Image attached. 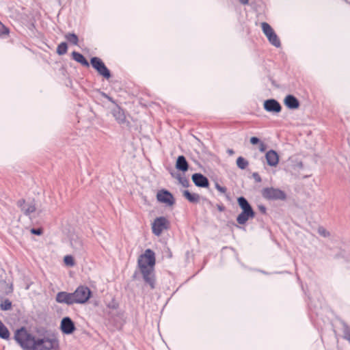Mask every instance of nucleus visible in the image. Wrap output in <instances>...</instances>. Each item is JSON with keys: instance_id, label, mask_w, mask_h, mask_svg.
<instances>
[{"instance_id": "1", "label": "nucleus", "mask_w": 350, "mask_h": 350, "mask_svg": "<svg viewBox=\"0 0 350 350\" xmlns=\"http://www.w3.org/2000/svg\"><path fill=\"white\" fill-rule=\"evenodd\" d=\"M156 259L155 254L151 249H146L144 254L139 256L137 260L138 267L142 274L144 282L151 289L155 288V277L154 267Z\"/></svg>"}, {"instance_id": "2", "label": "nucleus", "mask_w": 350, "mask_h": 350, "mask_svg": "<svg viewBox=\"0 0 350 350\" xmlns=\"http://www.w3.org/2000/svg\"><path fill=\"white\" fill-rule=\"evenodd\" d=\"M36 335L28 331L24 326L16 329L14 332V339L23 350H31Z\"/></svg>"}, {"instance_id": "3", "label": "nucleus", "mask_w": 350, "mask_h": 350, "mask_svg": "<svg viewBox=\"0 0 350 350\" xmlns=\"http://www.w3.org/2000/svg\"><path fill=\"white\" fill-rule=\"evenodd\" d=\"M237 203L242 211L237 215V221L240 225H244L250 219L255 217L256 213L244 196L237 198Z\"/></svg>"}, {"instance_id": "4", "label": "nucleus", "mask_w": 350, "mask_h": 350, "mask_svg": "<svg viewBox=\"0 0 350 350\" xmlns=\"http://www.w3.org/2000/svg\"><path fill=\"white\" fill-rule=\"evenodd\" d=\"M31 350H58L59 341L56 338L36 336Z\"/></svg>"}, {"instance_id": "5", "label": "nucleus", "mask_w": 350, "mask_h": 350, "mask_svg": "<svg viewBox=\"0 0 350 350\" xmlns=\"http://www.w3.org/2000/svg\"><path fill=\"white\" fill-rule=\"evenodd\" d=\"M75 304H84L88 301L92 295V292L89 287L80 285L72 292Z\"/></svg>"}, {"instance_id": "6", "label": "nucleus", "mask_w": 350, "mask_h": 350, "mask_svg": "<svg viewBox=\"0 0 350 350\" xmlns=\"http://www.w3.org/2000/svg\"><path fill=\"white\" fill-rule=\"evenodd\" d=\"M261 193L262 196L268 200L284 201L287 198V196L284 191L273 187L263 188Z\"/></svg>"}, {"instance_id": "7", "label": "nucleus", "mask_w": 350, "mask_h": 350, "mask_svg": "<svg viewBox=\"0 0 350 350\" xmlns=\"http://www.w3.org/2000/svg\"><path fill=\"white\" fill-rule=\"evenodd\" d=\"M90 64L98 74L106 79L111 77V73L109 69L106 66L103 61L98 57H92L90 58Z\"/></svg>"}, {"instance_id": "8", "label": "nucleus", "mask_w": 350, "mask_h": 350, "mask_svg": "<svg viewBox=\"0 0 350 350\" xmlns=\"http://www.w3.org/2000/svg\"><path fill=\"white\" fill-rule=\"evenodd\" d=\"M261 28L263 33L266 36L271 44L276 48L281 46V42L278 35L269 23L262 22L261 23Z\"/></svg>"}, {"instance_id": "9", "label": "nucleus", "mask_w": 350, "mask_h": 350, "mask_svg": "<svg viewBox=\"0 0 350 350\" xmlns=\"http://www.w3.org/2000/svg\"><path fill=\"white\" fill-rule=\"evenodd\" d=\"M157 200L159 202L165 204L168 206H172L175 204V198L173 194L165 189L158 191Z\"/></svg>"}, {"instance_id": "10", "label": "nucleus", "mask_w": 350, "mask_h": 350, "mask_svg": "<svg viewBox=\"0 0 350 350\" xmlns=\"http://www.w3.org/2000/svg\"><path fill=\"white\" fill-rule=\"evenodd\" d=\"M169 221L165 217H157L152 223V230L153 234L159 236L162 232L168 228Z\"/></svg>"}, {"instance_id": "11", "label": "nucleus", "mask_w": 350, "mask_h": 350, "mask_svg": "<svg viewBox=\"0 0 350 350\" xmlns=\"http://www.w3.org/2000/svg\"><path fill=\"white\" fill-rule=\"evenodd\" d=\"M18 207H19L23 214L26 216H30V215L34 213L36 210L35 200L33 199L31 201L26 202L25 199H20L16 203Z\"/></svg>"}, {"instance_id": "12", "label": "nucleus", "mask_w": 350, "mask_h": 350, "mask_svg": "<svg viewBox=\"0 0 350 350\" xmlns=\"http://www.w3.org/2000/svg\"><path fill=\"white\" fill-rule=\"evenodd\" d=\"M60 330L66 335H70L76 330L75 324L70 317L62 318L60 323Z\"/></svg>"}, {"instance_id": "13", "label": "nucleus", "mask_w": 350, "mask_h": 350, "mask_svg": "<svg viewBox=\"0 0 350 350\" xmlns=\"http://www.w3.org/2000/svg\"><path fill=\"white\" fill-rule=\"evenodd\" d=\"M264 109L273 114H276L282 111V106L280 103L274 98H269L263 103Z\"/></svg>"}, {"instance_id": "14", "label": "nucleus", "mask_w": 350, "mask_h": 350, "mask_svg": "<svg viewBox=\"0 0 350 350\" xmlns=\"http://www.w3.org/2000/svg\"><path fill=\"white\" fill-rule=\"evenodd\" d=\"M55 301L58 304H66L67 306H71L75 304L72 293H68L67 291L58 292L55 296Z\"/></svg>"}, {"instance_id": "15", "label": "nucleus", "mask_w": 350, "mask_h": 350, "mask_svg": "<svg viewBox=\"0 0 350 350\" xmlns=\"http://www.w3.org/2000/svg\"><path fill=\"white\" fill-rule=\"evenodd\" d=\"M194 185L198 187L207 188L209 186V180L206 176L201 173H194L191 176Z\"/></svg>"}, {"instance_id": "16", "label": "nucleus", "mask_w": 350, "mask_h": 350, "mask_svg": "<svg viewBox=\"0 0 350 350\" xmlns=\"http://www.w3.org/2000/svg\"><path fill=\"white\" fill-rule=\"evenodd\" d=\"M70 243L75 252L81 254L84 251L83 241L77 235H72L70 237Z\"/></svg>"}, {"instance_id": "17", "label": "nucleus", "mask_w": 350, "mask_h": 350, "mask_svg": "<svg viewBox=\"0 0 350 350\" xmlns=\"http://www.w3.org/2000/svg\"><path fill=\"white\" fill-rule=\"evenodd\" d=\"M267 163L270 167H275L278 165L280 157L278 152L274 150H269L265 154Z\"/></svg>"}, {"instance_id": "18", "label": "nucleus", "mask_w": 350, "mask_h": 350, "mask_svg": "<svg viewBox=\"0 0 350 350\" xmlns=\"http://www.w3.org/2000/svg\"><path fill=\"white\" fill-rule=\"evenodd\" d=\"M285 106L291 110L297 109L299 107L300 103L299 100L293 94H288L284 99Z\"/></svg>"}, {"instance_id": "19", "label": "nucleus", "mask_w": 350, "mask_h": 350, "mask_svg": "<svg viewBox=\"0 0 350 350\" xmlns=\"http://www.w3.org/2000/svg\"><path fill=\"white\" fill-rule=\"evenodd\" d=\"M175 167L177 170L183 172H185L188 170L189 167V163L184 155H179L177 157Z\"/></svg>"}, {"instance_id": "20", "label": "nucleus", "mask_w": 350, "mask_h": 350, "mask_svg": "<svg viewBox=\"0 0 350 350\" xmlns=\"http://www.w3.org/2000/svg\"><path fill=\"white\" fill-rule=\"evenodd\" d=\"M111 113L115 119L120 124L124 123L126 120V116L124 110L119 106L116 105L112 110Z\"/></svg>"}, {"instance_id": "21", "label": "nucleus", "mask_w": 350, "mask_h": 350, "mask_svg": "<svg viewBox=\"0 0 350 350\" xmlns=\"http://www.w3.org/2000/svg\"><path fill=\"white\" fill-rule=\"evenodd\" d=\"M72 58L76 61L77 62L81 64L82 66L85 67L90 66L89 62L86 59V58L79 52L73 51L71 54Z\"/></svg>"}, {"instance_id": "22", "label": "nucleus", "mask_w": 350, "mask_h": 350, "mask_svg": "<svg viewBox=\"0 0 350 350\" xmlns=\"http://www.w3.org/2000/svg\"><path fill=\"white\" fill-rule=\"evenodd\" d=\"M183 196L191 203H198L200 201V195L195 193H191L189 190H185L183 193Z\"/></svg>"}, {"instance_id": "23", "label": "nucleus", "mask_w": 350, "mask_h": 350, "mask_svg": "<svg viewBox=\"0 0 350 350\" xmlns=\"http://www.w3.org/2000/svg\"><path fill=\"white\" fill-rule=\"evenodd\" d=\"M10 331L8 327L0 320V338L3 340H8L10 338Z\"/></svg>"}, {"instance_id": "24", "label": "nucleus", "mask_w": 350, "mask_h": 350, "mask_svg": "<svg viewBox=\"0 0 350 350\" xmlns=\"http://www.w3.org/2000/svg\"><path fill=\"white\" fill-rule=\"evenodd\" d=\"M172 176L174 178H176L180 184L182 185L184 187H189V180L184 176H182L180 174L178 173L176 175H174L173 173H171Z\"/></svg>"}, {"instance_id": "25", "label": "nucleus", "mask_w": 350, "mask_h": 350, "mask_svg": "<svg viewBox=\"0 0 350 350\" xmlns=\"http://www.w3.org/2000/svg\"><path fill=\"white\" fill-rule=\"evenodd\" d=\"M66 40L70 43L77 45L79 42V38L75 33H68L65 35Z\"/></svg>"}, {"instance_id": "26", "label": "nucleus", "mask_w": 350, "mask_h": 350, "mask_svg": "<svg viewBox=\"0 0 350 350\" xmlns=\"http://www.w3.org/2000/svg\"><path fill=\"white\" fill-rule=\"evenodd\" d=\"M68 51V44L66 42H62L60 44H58L56 53L59 55H63L67 53Z\"/></svg>"}, {"instance_id": "27", "label": "nucleus", "mask_w": 350, "mask_h": 350, "mask_svg": "<svg viewBox=\"0 0 350 350\" xmlns=\"http://www.w3.org/2000/svg\"><path fill=\"white\" fill-rule=\"evenodd\" d=\"M237 165L241 170H245L249 165V162L243 157L237 159Z\"/></svg>"}, {"instance_id": "28", "label": "nucleus", "mask_w": 350, "mask_h": 350, "mask_svg": "<svg viewBox=\"0 0 350 350\" xmlns=\"http://www.w3.org/2000/svg\"><path fill=\"white\" fill-rule=\"evenodd\" d=\"M342 332L344 334V338L350 343V326H349L345 322L342 323Z\"/></svg>"}, {"instance_id": "29", "label": "nucleus", "mask_w": 350, "mask_h": 350, "mask_svg": "<svg viewBox=\"0 0 350 350\" xmlns=\"http://www.w3.org/2000/svg\"><path fill=\"white\" fill-rule=\"evenodd\" d=\"M64 262L66 266L73 267L75 265V261L72 256L66 255L64 258Z\"/></svg>"}, {"instance_id": "30", "label": "nucleus", "mask_w": 350, "mask_h": 350, "mask_svg": "<svg viewBox=\"0 0 350 350\" xmlns=\"http://www.w3.org/2000/svg\"><path fill=\"white\" fill-rule=\"evenodd\" d=\"M0 286L1 288H5L3 294L8 295L12 291V286H9L8 284L4 281L0 282Z\"/></svg>"}, {"instance_id": "31", "label": "nucleus", "mask_w": 350, "mask_h": 350, "mask_svg": "<svg viewBox=\"0 0 350 350\" xmlns=\"http://www.w3.org/2000/svg\"><path fill=\"white\" fill-rule=\"evenodd\" d=\"M12 308V302L9 299H5L0 304V308L2 310H8Z\"/></svg>"}, {"instance_id": "32", "label": "nucleus", "mask_w": 350, "mask_h": 350, "mask_svg": "<svg viewBox=\"0 0 350 350\" xmlns=\"http://www.w3.org/2000/svg\"><path fill=\"white\" fill-rule=\"evenodd\" d=\"M9 32V29L0 21V36L3 35H8Z\"/></svg>"}, {"instance_id": "33", "label": "nucleus", "mask_w": 350, "mask_h": 350, "mask_svg": "<svg viewBox=\"0 0 350 350\" xmlns=\"http://www.w3.org/2000/svg\"><path fill=\"white\" fill-rule=\"evenodd\" d=\"M318 233L321 235L322 237H327L329 236V232L326 230L325 228H324L322 226H320L319 228H318Z\"/></svg>"}, {"instance_id": "34", "label": "nucleus", "mask_w": 350, "mask_h": 350, "mask_svg": "<svg viewBox=\"0 0 350 350\" xmlns=\"http://www.w3.org/2000/svg\"><path fill=\"white\" fill-rule=\"evenodd\" d=\"M30 232L32 234L40 236V235L42 234L43 230L41 228H33L30 230Z\"/></svg>"}, {"instance_id": "35", "label": "nucleus", "mask_w": 350, "mask_h": 350, "mask_svg": "<svg viewBox=\"0 0 350 350\" xmlns=\"http://www.w3.org/2000/svg\"><path fill=\"white\" fill-rule=\"evenodd\" d=\"M215 187L216 189L221 193H225L227 191V189L225 187L221 186L218 183H215Z\"/></svg>"}, {"instance_id": "36", "label": "nucleus", "mask_w": 350, "mask_h": 350, "mask_svg": "<svg viewBox=\"0 0 350 350\" xmlns=\"http://www.w3.org/2000/svg\"><path fill=\"white\" fill-rule=\"evenodd\" d=\"M258 149L259 151L261 152H264L266 151L267 146L266 144H265L263 142H260L258 144Z\"/></svg>"}, {"instance_id": "37", "label": "nucleus", "mask_w": 350, "mask_h": 350, "mask_svg": "<svg viewBox=\"0 0 350 350\" xmlns=\"http://www.w3.org/2000/svg\"><path fill=\"white\" fill-rule=\"evenodd\" d=\"M308 307L311 311H313L314 312L317 314V309L318 306L317 305H314L312 304V301L310 299V301L308 302Z\"/></svg>"}, {"instance_id": "38", "label": "nucleus", "mask_w": 350, "mask_h": 350, "mask_svg": "<svg viewBox=\"0 0 350 350\" xmlns=\"http://www.w3.org/2000/svg\"><path fill=\"white\" fill-rule=\"evenodd\" d=\"M260 142H261L260 139L257 137L254 136V137H250V142L252 145H258Z\"/></svg>"}, {"instance_id": "39", "label": "nucleus", "mask_w": 350, "mask_h": 350, "mask_svg": "<svg viewBox=\"0 0 350 350\" xmlns=\"http://www.w3.org/2000/svg\"><path fill=\"white\" fill-rule=\"evenodd\" d=\"M252 177L256 183H260L262 181L261 177L258 172H254L252 174Z\"/></svg>"}, {"instance_id": "40", "label": "nucleus", "mask_w": 350, "mask_h": 350, "mask_svg": "<svg viewBox=\"0 0 350 350\" xmlns=\"http://www.w3.org/2000/svg\"><path fill=\"white\" fill-rule=\"evenodd\" d=\"M258 210L260 211L261 213L266 214V213H267V208H266L265 206H264L262 204H259L258 206Z\"/></svg>"}, {"instance_id": "41", "label": "nucleus", "mask_w": 350, "mask_h": 350, "mask_svg": "<svg viewBox=\"0 0 350 350\" xmlns=\"http://www.w3.org/2000/svg\"><path fill=\"white\" fill-rule=\"evenodd\" d=\"M102 96L103 97H105V98H107L108 100H109L110 102L113 103H115V101L113 99L112 97H111L110 96L107 95L106 93H104L103 92L102 93Z\"/></svg>"}, {"instance_id": "42", "label": "nucleus", "mask_w": 350, "mask_h": 350, "mask_svg": "<svg viewBox=\"0 0 350 350\" xmlns=\"http://www.w3.org/2000/svg\"><path fill=\"white\" fill-rule=\"evenodd\" d=\"M107 306H108V308H111V309H116L118 308V304L116 302L112 301L111 303H109L107 305Z\"/></svg>"}, {"instance_id": "43", "label": "nucleus", "mask_w": 350, "mask_h": 350, "mask_svg": "<svg viewBox=\"0 0 350 350\" xmlns=\"http://www.w3.org/2000/svg\"><path fill=\"white\" fill-rule=\"evenodd\" d=\"M217 208L218 211L220 212H223L226 209L225 206L223 204H217Z\"/></svg>"}, {"instance_id": "44", "label": "nucleus", "mask_w": 350, "mask_h": 350, "mask_svg": "<svg viewBox=\"0 0 350 350\" xmlns=\"http://www.w3.org/2000/svg\"><path fill=\"white\" fill-rule=\"evenodd\" d=\"M239 1L243 5H247L249 3V0H239Z\"/></svg>"}, {"instance_id": "45", "label": "nucleus", "mask_w": 350, "mask_h": 350, "mask_svg": "<svg viewBox=\"0 0 350 350\" xmlns=\"http://www.w3.org/2000/svg\"><path fill=\"white\" fill-rule=\"evenodd\" d=\"M228 153L230 154V155H232L234 154V150L232 149H228L227 150Z\"/></svg>"}, {"instance_id": "46", "label": "nucleus", "mask_w": 350, "mask_h": 350, "mask_svg": "<svg viewBox=\"0 0 350 350\" xmlns=\"http://www.w3.org/2000/svg\"><path fill=\"white\" fill-rule=\"evenodd\" d=\"M262 273H263L264 274H268L266 271H261Z\"/></svg>"}, {"instance_id": "47", "label": "nucleus", "mask_w": 350, "mask_h": 350, "mask_svg": "<svg viewBox=\"0 0 350 350\" xmlns=\"http://www.w3.org/2000/svg\"><path fill=\"white\" fill-rule=\"evenodd\" d=\"M346 3L350 4V2H349L347 0H344Z\"/></svg>"}]
</instances>
